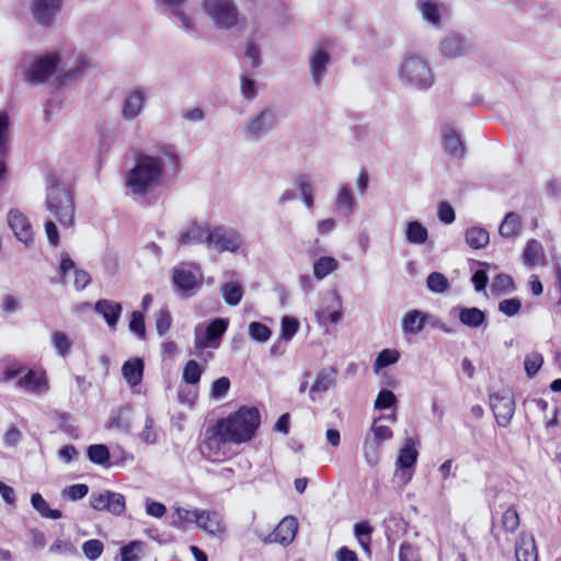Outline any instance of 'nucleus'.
Wrapping results in <instances>:
<instances>
[{"mask_svg":"<svg viewBox=\"0 0 561 561\" xmlns=\"http://www.w3.org/2000/svg\"><path fill=\"white\" fill-rule=\"evenodd\" d=\"M477 264L480 266V268L472 274L471 282L473 284L474 290L480 293L484 291L488 286V270L491 267V264L480 261L477 262Z\"/></svg>","mask_w":561,"mask_h":561,"instance_id":"8fccbe9b","label":"nucleus"},{"mask_svg":"<svg viewBox=\"0 0 561 561\" xmlns=\"http://www.w3.org/2000/svg\"><path fill=\"white\" fill-rule=\"evenodd\" d=\"M337 374V370L332 367H325L321 369L316 377V380L313 385L311 386L310 392H319L323 393L327 392L332 386L335 385V375Z\"/></svg>","mask_w":561,"mask_h":561,"instance_id":"2f4dec72","label":"nucleus"},{"mask_svg":"<svg viewBox=\"0 0 561 561\" xmlns=\"http://www.w3.org/2000/svg\"><path fill=\"white\" fill-rule=\"evenodd\" d=\"M260 423H215L206 433L199 445L202 455L216 461L225 456L221 446L226 443H243L250 440Z\"/></svg>","mask_w":561,"mask_h":561,"instance_id":"f257e3e1","label":"nucleus"},{"mask_svg":"<svg viewBox=\"0 0 561 561\" xmlns=\"http://www.w3.org/2000/svg\"><path fill=\"white\" fill-rule=\"evenodd\" d=\"M516 561H538L535 538L530 534L523 533L515 545Z\"/></svg>","mask_w":561,"mask_h":561,"instance_id":"b1692460","label":"nucleus"},{"mask_svg":"<svg viewBox=\"0 0 561 561\" xmlns=\"http://www.w3.org/2000/svg\"><path fill=\"white\" fill-rule=\"evenodd\" d=\"M203 374L202 366L194 359L188 360L182 373V380L188 386H196Z\"/></svg>","mask_w":561,"mask_h":561,"instance_id":"09e8293b","label":"nucleus"},{"mask_svg":"<svg viewBox=\"0 0 561 561\" xmlns=\"http://www.w3.org/2000/svg\"><path fill=\"white\" fill-rule=\"evenodd\" d=\"M210 232V228L208 225H198L196 221H193L186 231L181 232L179 237L180 245H187L192 243H206L208 244V234Z\"/></svg>","mask_w":561,"mask_h":561,"instance_id":"393cba45","label":"nucleus"},{"mask_svg":"<svg viewBox=\"0 0 561 561\" xmlns=\"http://www.w3.org/2000/svg\"><path fill=\"white\" fill-rule=\"evenodd\" d=\"M399 359V351L394 348H383L378 353L374 362V373L378 374L380 369L397 364Z\"/></svg>","mask_w":561,"mask_h":561,"instance_id":"a18cd8bd","label":"nucleus"},{"mask_svg":"<svg viewBox=\"0 0 561 561\" xmlns=\"http://www.w3.org/2000/svg\"><path fill=\"white\" fill-rule=\"evenodd\" d=\"M330 62L331 54L329 49L321 44L316 45L309 55V70L316 87L321 85Z\"/></svg>","mask_w":561,"mask_h":561,"instance_id":"9b49d317","label":"nucleus"},{"mask_svg":"<svg viewBox=\"0 0 561 561\" xmlns=\"http://www.w3.org/2000/svg\"><path fill=\"white\" fill-rule=\"evenodd\" d=\"M295 184L298 186L302 202L307 208H312L314 205L313 188L310 183V179L305 173H299L295 178Z\"/></svg>","mask_w":561,"mask_h":561,"instance_id":"ea45409f","label":"nucleus"},{"mask_svg":"<svg viewBox=\"0 0 561 561\" xmlns=\"http://www.w3.org/2000/svg\"><path fill=\"white\" fill-rule=\"evenodd\" d=\"M490 408L496 421H511L515 410V401L512 393L503 391L502 393H491L489 396Z\"/></svg>","mask_w":561,"mask_h":561,"instance_id":"4468645a","label":"nucleus"},{"mask_svg":"<svg viewBox=\"0 0 561 561\" xmlns=\"http://www.w3.org/2000/svg\"><path fill=\"white\" fill-rule=\"evenodd\" d=\"M339 267V262L333 256H321L313 263V275L317 279H323Z\"/></svg>","mask_w":561,"mask_h":561,"instance_id":"79ce46f5","label":"nucleus"},{"mask_svg":"<svg viewBox=\"0 0 561 561\" xmlns=\"http://www.w3.org/2000/svg\"><path fill=\"white\" fill-rule=\"evenodd\" d=\"M543 365V356L538 352L527 354L524 359V368L528 378H534Z\"/></svg>","mask_w":561,"mask_h":561,"instance_id":"3c124183","label":"nucleus"},{"mask_svg":"<svg viewBox=\"0 0 561 561\" xmlns=\"http://www.w3.org/2000/svg\"><path fill=\"white\" fill-rule=\"evenodd\" d=\"M173 285L183 293L191 291L199 286V280L191 271L174 267L172 273Z\"/></svg>","mask_w":561,"mask_h":561,"instance_id":"c756f323","label":"nucleus"},{"mask_svg":"<svg viewBox=\"0 0 561 561\" xmlns=\"http://www.w3.org/2000/svg\"><path fill=\"white\" fill-rule=\"evenodd\" d=\"M399 78L408 85L427 90L434 84V75L428 64L419 56H407L399 67Z\"/></svg>","mask_w":561,"mask_h":561,"instance_id":"39448f33","label":"nucleus"},{"mask_svg":"<svg viewBox=\"0 0 561 561\" xmlns=\"http://www.w3.org/2000/svg\"><path fill=\"white\" fill-rule=\"evenodd\" d=\"M87 67H88L87 61H84L83 59L78 60L75 68L69 69V70L65 71L62 75L55 78V80L53 82L54 85L57 89H61L67 81H76L78 78L83 76Z\"/></svg>","mask_w":561,"mask_h":561,"instance_id":"c03bdc74","label":"nucleus"},{"mask_svg":"<svg viewBox=\"0 0 561 561\" xmlns=\"http://www.w3.org/2000/svg\"><path fill=\"white\" fill-rule=\"evenodd\" d=\"M300 327L297 318L284 316L280 320L279 342H289L296 335Z\"/></svg>","mask_w":561,"mask_h":561,"instance_id":"49530a36","label":"nucleus"},{"mask_svg":"<svg viewBox=\"0 0 561 561\" xmlns=\"http://www.w3.org/2000/svg\"><path fill=\"white\" fill-rule=\"evenodd\" d=\"M243 287L236 282H228L221 286L222 298L225 302L230 307H234L240 304L243 297Z\"/></svg>","mask_w":561,"mask_h":561,"instance_id":"e433bc0d","label":"nucleus"},{"mask_svg":"<svg viewBox=\"0 0 561 561\" xmlns=\"http://www.w3.org/2000/svg\"><path fill=\"white\" fill-rule=\"evenodd\" d=\"M355 199L348 186H343L336 197L337 210L344 216L350 217L355 210Z\"/></svg>","mask_w":561,"mask_h":561,"instance_id":"4c0bfd02","label":"nucleus"},{"mask_svg":"<svg viewBox=\"0 0 561 561\" xmlns=\"http://www.w3.org/2000/svg\"><path fill=\"white\" fill-rule=\"evenodd\" d=\"M399 561H421L419 548L408 541L402 542L399 550Z\"/></svg>","mask_w":561,"mask_h":561,"instance_id":"69168bd1","label":"nucleus"},{"mask_svg":"<svg viewBox=\"0 0 561 561\" xmlns=\"http://www.w3.org/2000/svg\"><path fill=\"white\" fill-rule=\"evenodd\" d=\"M144 370L145 362L141 357H133L122 366L123 377L131 387L138 386L142 381Z\"/></svg>","mask_w":561,"mask_h":561,"instance_id":"bb28decb","label":"nucleus"},{"mask_svg":"<svg viewBox=\"0 0 561 561\" xmlns=\"http://www.w3.org/2000/svg\"><path fill=\"white\" fill-rule=\"evenodd\" d=\"M458 318L461 324L477 329L486 325V312L478 307H458Z\"/></svg>","mask_w":561,"mask_h":561,"instance_id":"a878e982","label":"nucleus"},{"mask_svg":"<svg viewBox=\"0 0 561 561\" xmlns=\"http://www.w3.org/2000/svg\"><path fill=\"white\" fill-rule=\"evenodd\" d=\"M93 309L103 317L110 329L115 330L123 311L121 302L102 298L94 304Z\"/></svg>","mask_w":561,"mask_h":561,"instance_id":"6ab92c4d","label":"nucleus"},{"mask_svg":"<svg viewBox=\"0 0 561 561\" xmlns=\"http://www.w3.org/2000/svg\"><path fill=\"white\" fill-rule=\"evenodd\" d=\"M493 289L500 293H510L515 290V284L512 276L500 273L493 279Z\"/></svg>","mask_w":561,"mask_h":561,"instance_id":"e2e57ef3","label":"nucleus"},{"mask_svg":"<svg viewBox=\"0 0 561 561\" xmlns=\"http://www.w3.org/2000/svg\"><path fill=\"white\" fill-rule=\"evenodd\" d=\"M419 440L414 437H408L399 451L397 467L401 470L412 469L416 463L419 451Z\"/></svg>","mask_w":561,"mask_h":561,"instance_id":"412c9836","label":"nucleus"},{"mask_svg":"<svg viewBox=\"0 0 561 561\" xmlns=\"http://www.w3.org/2000/svg\"><path fill=\"white\" fill-rule=\"evenodd\" d=\"M146 93L144 88H135L123 101L122 116L126 121L135 119L142 111Z\"/></svg>","mask_w":561,"mask_h":561,"instance_id":"a211bd4d","label":"nucleus"},{"mask_svg":"<svg viewBox=\"0 0 561 561\" xmlns=\"http://www.w3.org/2000/svg\"><path fill=\"white\" fill-rule=\"evenodd\" d=\"M128 329L131 333L137 335L138 339L145 340L146 323H145V316L141 311L135 310L130 313Z\"/></svg>","mask_w":561,"mask_h":561,"instance_id":"5fc2aeb1","label":"nucleus"},{"mask_svg":"<svg viewBox=\"0 0 561 561\" xmlns=\"http://www.w3.org/2000/svg\"><path fill=\"white\" fill-rule=\"evenodd\" d=\"M417 8L426 22L433 25L440 23L442 11L438 2L434 0H417Z\"/></svg>","mask_w":561,"mask_h":561,"instance_id":"72a5a7b5","label":"nucleus"},{"mask_svg":"<svg viewBox=\"0 0 561 561\" xmlns=\"http://www.w3.org/2000/svg\"><path fill=\"white\" fill-rule=\"evenodd\" d=\"M83 554L91 561L96 560L103 552V543L98 539H90L82 545Z\"/></svg>","mask_w":561,"mask_h":561,"instance_id":"338daca9","label":"nucleus"},{"mask_svg":"<svg viewBox=\"0 0 561 561\" xmlns=\"http://www.w3.org/2000/svg\"><path fill=\"white\" fill-rule=\"evenodd\" d=\"M522 222L520 217L515 211H510L505 215L499 227V233L503 238H513L518 234Z\"/></svg>","mask_w":561,"mask_h":561,"instance_id":"f704fd0d","label":"nucleus"},{"mask_svg":"<svg viewBox=\"0 0 561 561\" xmlns=\"http://www.w3.org/2000/svg\"><path fill=\"white\" fill-rule=\"evenodd\" d=\"M53 344L60 356L65 357L69 354L71 342L69 341L66 333L56 331L53 334Z\"/></svg>","mask_w":561,"mask_h":561,"instance_id":"680f3d73","label":"nucleus"},{"mask_svg":"<svg viewBox=\"0 0 561 561\" xmlns=\"http://www.w3.org/2000/svg\"><path fill=\"white\" fill-rule=\"evenodd\" d=\"M88 458L91 462L96 465H104L110 459V450L103 444H95L88 447Z\"/></svg>","mask_w":561,"mask_h":561,"instance_id":"864d4df0","label":"nucleus"},{"mask_svg":"<svg viewBox=\"0 0 561 561\" xmlns=\"http://www.w3.org/2000/svg\"><path fill=\"white\" fill-rule=\"evenodd\" d=\"M229 320L227 318L213 319L205 329L201 325L195 328V345L197 348L219 346L221 337L227 331Z\"/></svg>","mask_w":561,"mask_h":561,"instance_id":"0eeeda50","label":"nucleus"},{"mask_svg":"<svg viewBox=\"0 0 561 561\" xmlns=\"http://www.w3.org/2000/svg\"><path fill=\"white\" fill-rule=\"evenodd\" d=\"M430 318L428 313L421 310H411L402 319V331L404 334H417L420 333Z\"/></svg>","mask_w":561,"mask_h":561,"instance_id":"c85d7f7f","label":"nucleus"},{"mask_svg":"<svg viewBox=\"0 0 561 561\" xmlns=\"http://www.w3.org/2000/svg\"><path fill=\"white\" fill-rule=\"evenodd\" d=\"M262 415L257 407L241 405L227 417H218L216 421H261Z\"/></svg>","mask_w":561,"mask_h":561,"instance_id":"c9c22d12","label":"nucleus"},{"mask_svg":"<svg viewBox=\"0 0 561 561\" xmlns=\"http://www.w3.org/2000/svg\"><path fill=\"white\" fill-rule=\"evenodd\" d=\"M208 248L221 253L225 251L237 252L240 248L239 234L222 226L215 227L208 234Z\"/></svg>","mask_w":561,"mask_h":561,"instance_id":"9d476101","label":"nucleus"},{"mask_svg":"<svg viewBox=\"0 0 561 561\" xmlns=\"http://www.w3.org/2000/svg\"><path fill=\"white\" fill-rule=\"evenodd\" d=\"M90 503L95 511H107L117 516L125 511L124 495L113 491L92 493Z\"/></svg>","mask_w":561,"mask_h":561,"instance_id":"f8f14e48","label":"nucleus"},{"mask_svg":"<svg viewBox=\"0 0 561 561\" xmlns=\"http://www.w3.org/2000/svg\"><path fill=\"white\" fill-rule=\"evenodd\" d=\"M278 121L276 113L272 108H264L257 115L250 118L243 127L245 138L251 140H260L272 131Z\"/></svg>","mask_w":561,"mask_h":561,"instance_id":"6e6552de","label":"nucleus"},{"mask_svg":"<svg viewBox=\"0 0 561 561\" xmlns=\"http://www.w3.org/2000/svg\"><path fill=\"white\" fill-rule=\"evenodd\" d=\"M442 145L445 152L456 159H462L466 154V148L460 136L448 125L442 128Z\"/></svg>","mask_w":561,"mask_h":561,"instance_id":"aec40b11","label":"nucleus"},{"mask_svg":"<svg viewBox=\"0 0 561 561\" xmlns=\"http://www.w3.org/2000/svg\"><path fill=\"white\" fill-rule=\"evenodd\" d=\"M10 152V116L0 112V158H7Z\"/></svg>","mask_w":561,"mask_h":561,"instance_id":"58836bf2","label":"nucleus"},{"mask_svg":"<svg viewBox=\"0 0 561 561\" xmlns=\"http://www.w3.org/2000/svg\"><path fill=\"white\" fill-rule=\"evenodd\" d=\"M392 435L393 433L390 427L386 425H376V423H373L370 431L366 434V436L370 437L379 444L389 440Z\"/></svg>","mask_w":561,"mask_h":561,"instance_id":"052dcab7","label":"nucleus"},{"mask_svg":"<svg viewBox=\"0 0 561 561\" xmlns=\"http://www.w3.org/2000/svg\"><path fill=\"white\" fill-rule=\"evenodd\" d=\"M249 335L252 340L259 343H265L272 336V330L270 327L262 322L252 321L249 324Z\"/></svg>","mask_w":561,"mask_h":561,"instance_id":"603ef678","label":"nucleus"},{"mask_svg":"<svg viewBox=\"0 0 561 561\" xmlns=\"http://www.w3.org/2000/svg\"><path fill=\"white\" fill-rule=\"evenodd\" d=\"M202 9L217 30L230 31L239 25L240 12L233 0H202Z\"/></svg>","mask_w":561,"mask_h":561,"instance_id":"20e7f679","label":"nucleus"},{"mask_svg":"<svg viewBox=\"0 0 561 561\" xmlns=\"http://www.w3.org/2000/svg\"><path fill=\"white\" fill-rule=\"evenodd\" d=\"M123 430L146 444H152L157 439V430L152 423H117Z\"/></svg>","mask_w":561,"mask_h":561,"instance_id":"cd10ccee","label":"nucleus"},{"mask_svg":"<svg viewBox=\"0 0 561 561\" xmlns=\"http://www.w3.org/2000/svg\"><path fill=\"white\" fill-rule=\"evenodd\" d=\"M31 504L35 511L44 518L59 519L62 514L59 510L50 508L47 502L39 493H33L31 496Z\"/></svg>","mask_w":561,"mask_h":561,"instance_id":"a19ab883","label":"nucleus"},{"mask_svg":"<svg viewBox=\"0 0 561 561\" xmlns=\"http://www.w3.org/2000/svg\"><path fill=\"white\" fill-rule=\"evenodd\" d=\"M196 525L213 536H220L225 533L222 518L217 512L201 510Z\"/></svg>","mask_w":561,"mask_h":561,"instance_id":"5701e85b","label":"nucleus"},{"mask_svg":"<svg viewBox=\"0 0 561 561\" xmlns=\"http://www.w3.org/2000/svg\"><path fill=\"white\" fill-rule=\"evenodd\" d=\"M142 543L139 541H131L130 543L121 548V561H138V552L141 550Z\"/></svg>","mask_w":561,"mask_h":561,"instance_id":"774afa93","label":"nucleus"},{"mask_svg":"<svg viewBox=\"0 0 561 561\" xmlns=\"http://www.w3.org/2000/svg\"><path fill=\"white\" fill-rule=\"evenodd\" d=\"M18 386L37 396L45 394L49 390L45 370L28 369L24 376L19 379Z\"/></svg>","mask_w":561,"mask_h":561,"instance_id":"dca6fc26","label":"nucleus"},{"mask_svg":"<svg viewBox=\"0 0 561 561\" xmlns=\"http://www.w3.org/2000/svg\"><path fill=\"white\" fill-rule=\"evenodd\" d=\"M522 309V301L517 297L506 298L499 302V311L506 317H515Z\"/></svg>","mask_w":561,"mask_h":561,"instance_id":"4d7b16f0","label":"nucleus"},{"mask_svg":"<svg viewBox=\"0 0 561 561\" xmlns=\"http://www.w3.org/2000/svg\"><path fill=\"white\" fill-rule=\"evenodd\" d=\"M230 379L228 377H220L213 381L210 388V397L213 399H222L230 389Z\"/></svg>","mask_w":561,"mask_h":561,"instance_id":"bf43d9fd","label":"nucleus"},{"mask_svg":"<svg viewBox=\"0 0 561 561\" xmlns=\"http://www.w3.org/2000/svg\"><path fill=\"white\" fill-rule=\"evenodd\" d=\"M163 172L161 158L139 152L135 154V164L127 173L126 185L134 194L144 196L158 184Z\"/></svg>","mask_w":561,"mask_h":561,"instance_id":"7ed1b4c3","label":"nucleus"},{"mask_svg":"<svg viewBox=\"0 0 561 561\" xmlns=\"http://www.w3.org/2000/svg\"><path fill=\"white\" fill-rule=\"evenodd\" d=\"M397 403V398L391 390L381 389L375 400V408L377 410H386Z\"/></svg>","mask_w":561,"mask_h":561,"instance_id":"0e129e2a","label":"nucleus"},{"mask_svg":"<svg viewBox=\"0 0 561 561\" xmlns=\"http://www.w3.org/2000/svg\"><path fill=\"white\" fill-rule=\"evenodd\" d=\"M22 308L21 300L14 295H3L0 300V310L4 314H13L20 311Z\"/></svg>","mask_w":561,"mask_h":561,"instance_id":"13d9d810","label":"nucleus"},{"mask_svg":"<svg viewBox=\"0 0 561 561\" xmlns=\"http://www.w3.org/2000/svg\"><path fill=\"white\" fill-rule=\"evenodd\" d=\"M156 2L157 5L163 11L178 18V20L181 22L182 28L186 33L196 32L193 20L184 11V5L186 4L187 0H156Z\"/></svg>","mask_w":561,"mask_h":561,"instance_id":"f3484780","label":"nucleus"},{"mask_svg":"<svg viewBox=\"0 0 561 561\" xmlns=\"http://www.w3.org/2000/svg\"><path fill=\"white\" fill-rule=\"evenodd\" d=\"M465 239L471 249L480 250L489 244L490 234L485 228L473 226L465 231Z\"/></svg>","mask_w":561,"mask_h":561,"instance_id":"7c9ffc66","label":"nucleus"},{"mask_svg":"<svg viewBox=\"0 0 561 561\" xmlns=\"http://www.w3.org/2000/svg\"><path fill=\"white\" fill-rule=\"evenodd\" d=\"M8 225L14 237L23 242L25 247H31L34 242L32 225L28 218L19 209H11L7 216Z\"/></svg>","mask_w":561,"mask_h":561,"instance_id":"ddd939ff","label":"nucleus"},{"mask_svg":"<svg viewBox=\"0 0 561 561\" xmlns=\"http://www.w3.org/2000/svg\"><path fill=\"white\" fill-rule=\"evenodd\" d=\"M298 529V522L294 516L284 517L275 529L265 538V542H277L282 546H288L295 538Z\"/></svg>","mask_w":561,"mask_h":561,"instance_id":"2eb2a0df","label":"nucleus"},{"mask_svg":"<svg viewBox=\"0 0 561 561\" xmlns=\"http://www.w3.org/2000/svg\"><path fill=\"white\" fill-rule=\"evenodd\" d=\"M172 317L168 307H163L156 312V329L159 336H163L170 330Z\"/></svg>","mask_w":561,"mask_h":561,"instance_id":"6e6d98bb","label":"nucleus"},{"mask_svg":"<svg viewBox=\"0 0 561 561\" xmlns=\"http://www.w3.org/2000/svg\"><path fill=\"white\" fill-rule=\"evenodd\" d=\"M404 236L411 244H424L428 240V230L419 220H411L405 225Z\"/></svg>","mask_w":561,"mask_h":561,"instance_id":"473e14b6","label":"nucleus"},{"mask_svg":"<svg viewBox=\"0 0 561 561\" xmlns=\"http://www.w3.org/2000/svg\"><path fill=\"white\" fill-rule=\"evenodd\" d=\"M426 286L434 294H443L450 287L448 278L440 272H432L426 278Z\"/></svg>","mask_w":561,"mask_h":561,"instance_id":"de8ad7c7","label":"nucleus"},{"mask_svg":"<svg viewBox=\"0 0 561 561\" xmlns=\"http://www.w3.org/2000/svg\"><path fill=\"white\" fill-rule=\"evenodd\" d=\"M363 454L366 462L370 467L377 466L380 460L381 444L377 443L376 440L365 435L363 444Z\"/></svg>","mask_w":561,"mask_h":561,"instance_id":"37998d69","label":"nucleus"},{"mask_svg":"<svg viewBox=\"0 0 561 561\" xmlns=\"http://www.w3.org/2000/svg\"><path fill=\"white\" fill-rule=\"evenodd\" d=\"M60 62L57 53L39 55L24 71V80L31 85L43 84L57 72Z\"/></svg>","mask_w":561,"mask_h":561,"instance_id":"423d86ee","label":"nucleus"},{"mask_svg":"<svg viewBox=\"0 0 561 561\" xmlns=\"http://www.w3.org/2000/svg\"><path fill=\"white\" fill-rule=\"evenodd\" d=\"M46 183V208L66 228L73 225V196L66 183L55 172H48Z\"/></svg>","mask_w":561,"mask_h":561,"instance_id":"f03ea898","label":"nucleus"},{"mask_svg":"<svg viewBox=\"0 0 561 561\" xmlns=\"http://www.w3.org/2000/svg\"><path fill=\"white\" fill-rule=\"evenodd\" d=\"M439 49L443 56L457 58L466 53L467 41L458 33H450L442 41Z\"/></svg>","mask_w":561,"mask_h":561,"instance_id":"4be33fe9","label":"nucleus"},{"mask_svg":"<svg viewBox=\"0 0 561 561\" xmlns=\"http://www.w3.org/2000/svg\"><path fill=\"white\" fill-rule=\"evenodd\" d=\"M62 0H33L30 11L33 20L42 27L53 25L57 14L60 12Z\"/></svg>","mask_w":561,"mask_h":561,"instance_id":"1a4fd4ad","label":"nucleus"}]
</instances>
